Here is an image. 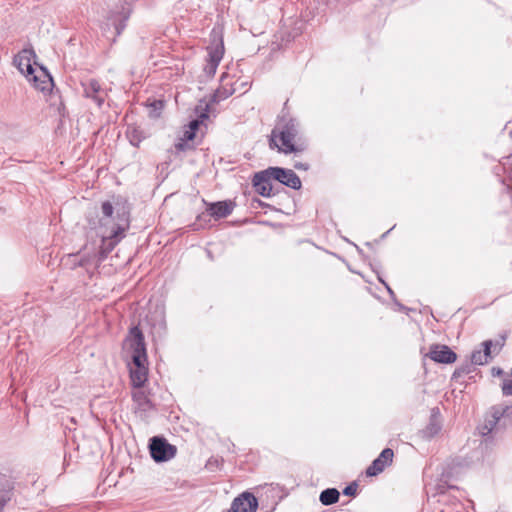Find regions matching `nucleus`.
Returning <instances> with one entry per match:
<instances>
[{"label":"nucleus","instance_id":"nucleus-26","mask_svg":"<svg viewBox=\"0 0 512 512\" xmlns=\"http://www.w3.org/2000/svg\"><path fill=\"white\" fill-rule=\"evenodd\" d=\"M357 487V484L353 482L344 488L343 494L346 496H355L357 492Z\"/></svg>","mask_w":512,"mask_h":512},{"label":"nucleus","instance_id":"nucleus-9","mask_svg":"<svg viewBox=\"0 0 512 512\" xmlns=\"http://www.w3.org/2000/svg\"><path fill=\"white\" fill-rule=\"evenodd\" d=\"M224 54L223 41L220 40L215 46L208 48V59L204 66V73L207 77H213Z\"/></svg>","mask_w":512,"mask_h":512},{"label":"nucleus","instance_id":"nucleus-16","mask_svg":"<svg viewBox=\"0 0 512 512\" xmlns=\"http://www.w3.org/2000/svg\"><path fill=\"white\" fill-rule=\"evenodd\" d=\"M194 112L197 118L189 122L188 130L196 134L200 124L203 123V121L208 119L209 117V103H207V101H205L204 99L200 100L199 103L196 105Z\"/></svg>","mask_w":512,"mask_h":512},{"label":"nucleus","instance_id":"nucleus-33","mask_svg":"<svg viewBox=\"0 0 512 512\" xmlns=\"http://www.w3.org/2000/svg\"><path fill=\"white\" fill-rule=\"evenodd\" d=\"M151 106L153 107L154 111L157 112L163 108V102L161 100H155Z\"/></svg>","mask_w":512,"mask_h":512},{"label":"nucleus","instance_id":"nucleus-4","mask_svg":"<svg viewBox=\"0 0 512 512\" xmlns=\"http://www.w3.org/2000/svg\"><path fill=\"white\" fill-rule=\"evenodd\" d=\"M123 237L124 233L111 238H100L101 244L98 251L93 254H84L77 265L80 267H86L88 265L99 266Z\"/></svg>","mask_w":512,"mask_h":512},{"label":"nucleus","instance_id":"nucleus-17","mask_svg":"<svg viewBox=\"0 0 512 512\" xmlns=\"http://www.w3.org/2000/svg\"><path fill=\"white\" fill-rule=\"evenodd\" d=\"M483 349L474 350L471 354V363L474 365H484L488 363L491 356L492 340L482 342Z\"/></svg>","mask_w":512,"mask_h":512},{"label":"nucleus","instance_id":"nucleus-8","mask_svg":"<svg viewBox=\"0 0 512 512\" xmlns=\"http://www.w3.org/2000/svg\"><path fill=\"white\" fill-rule=\"evenodd\" d=\"M394 452L390 448H385L378 455L376 459L372 461L370 466L366 469V475L373 477L382 473L386 467L392 464Z\"/></svg>","mask_w":512,"mask_h":512},{"label":"nucleus","instance_id":"nucleus-36","mask_svg":"<svg viewBox=\"0 0 512 512\" xmlns=\"http://www.w3.org/2000/svg\"><path fill=\"white\" fill-rule=\"evenodd\" d=\"M394 228H395V225H394L391 229H389L387 232H385V233L382 235V238H385V237L390 233V231H391V230H393Z\"/></svg>","mask_w":512,"mask_h":512},{"label":"nucleus","instance_id":"nucleus-38","mask_svg":"<svg viewBox=\"0 0 512 512\" xmlns=\"http://www.w3.org/2000/svg\"><path fill=\"white\" fill-rule=\"evenodd\" d=\"M204 217H205V214L203 213V214L199 215L197 219H198V220H201V219H202V218H204Z\"/></svg>","mask_w":512,"mask_h":512},{"label":"nucleus","instance_id":"nucleus-10","mask_svg":"<svg viewBox=\"0 0 512 512\" xmlns=\"http://www.w3.org/2000/svg\"><path fill=\"white\" fill-rule=\"evenodd\" d=\"M82 87L86 98L92 99L98 107L103 105L107 97V93L102 89L100 83L96 79H89L82 82Z\"/></svg>","mask_w":512,"mask_h":512},{"label":"nucleus","instance_id":"nucleus-34","mask_svg":"<svg viewBox=\"0 0 512 512\" xmlns=\"http://www.w3.org/2000/svg\"><path fill=\"white\" fill-rule=\"evenodd\" d=\"M393 301H394L395 305L398 307V309H399V310H401V311L408 310V309H407V307H405L404 305H402L401 303H399V302L397 301V299H395V300H393Z\"/></svg>","mask_w":512,"mask_h":512},{"label":"nucleus","instance_id":"nucleus-19","mask_svg":"<svg viewBox=\"0 0 512 512\" xmlns=\"http://www.w3.org/2000/svg\"><path fill=\"white\" fill-rule=\"evenodd\" d=\"M129 18V12L112 13L107 20L106 26L112 25L116 31L115 36H119L126 27V21Z\"/></svg>","mask_w":512,"mask_h":512},{"label":"nucleus","instance_id":"nucleus-13","mask_svg":"<svg viewBox=\"0 0 512 512\" xmlns=\"http://www.w3.org/2000/svg\"><path fill=\"white\" fill-rule=\"evenodd\" d=\"M203 202L207 206L206 210L208 216H211L216 220L228 217L233 212L235 206L232 201H217L207 203L205 200H203Z\"/></svg>","mask_w":512,"mask_h":512},{"label":"nucleus","instance_id":"nucleus-14","mask_svg":"<svg viewBox=\"0 0 512 512\" xmlns=\"http://www.w3.org/2000/svg\"><path fill=\"white\" fill-rule=\"evenodd\" d=\"M271 181L270 174H266L265 170L255 173L252 178V184L256 192L263 197H271L273 195Z\"/></svg>","mask_w":512,"mask_h":512},{"label":"nucleus","instance_id":"nucleus-31","mask_svg":"<svg viewBox=\"0 0 512 512\" xmlns=\"http://www.w3.org/2000/svg\"><path fill=\"white\" fill-rule=\"evenodd\" d=\"M378 280L386 287L389 295L391 296L392 300H395L396 297H395V293L394 291L390 288V286L380 277L378 276Z\"/></svg>","mask_w":512,"mask_h":512},{"label":"nucleus","instance_id":"nucleus-11","mask_svg":"<svg viewBox=\"0 0 512 512\" xmlns=\"http://www.w3.org/2000/svg\"><path fill=\"white\" fill-rule=\"evenodd\" d=\"M36 55L32 49H23L17 55L14 56L13 64L17 67V69L25 74L26 77H30L34 73V68L32 66V59L35 58Z\"/></svg>","mask_w":512,"mask_h":512},{"label":"nucleus","instance_id":"nucleus-27","mask_svg":"<svg viewBox=\"0 0 512 512\" xmlns=\"http://www.w3.org/2000/svg\"><path fill=\"white\" fill-rule=\"evenodd\" d=\"M502 392L505 396H512V379L503 382Z\"/></svg>","mask_w":512,"mask_h":512},{"label":"nucleus","instance_id":"nucleus-21","mask_svg":"<svg viewBox=\"0 0 512 512\" xmlns=\"http://www.w3.org/2000/svg\"><path fill=\"white\" fill-rule=\"evenodd\" d=\"M340 493L336 488H327L320 493L319 500L324 506L338 502Z\"/></svg>","mask_w":512,"mask_h":512},{"label":"nucleus","instance_id":"nucleus-7","mask_svg":"<svg viewBox=\"0 0 512 512\" xmlns=\"http://www.w3.org/2000/svg\"><path fill=\"white\" fill-rule=\"evenodd\" d=\"M259 507L258 499L249 491L235 497L228 512H256Z\"/></svg>","mask_w":512,"mask_h":512},{"label":"nucleus","instance_id":"nucleus-1","mask_svg":"<svg viewBox=\"0 0 512 512\" xmlns=\"http://www.w3.org/2000/svg\"><path fill=\"white\" fill-rule=\"evenodd\" d=\"M270 147L283 154H298L306 149L301 137L300 123L296 118L283 115L271 132Z\"/></svg>","mask_w":512,"mask_h":512},{"label":"nucleus","instance_id":"nucleus-20","mask_svg":"<svg viewBox=\"0 0 512 512\" xmlns=\"http://www.w3.org/2000/svg\"><path fill=\"white\" fill-rule=\"evenodd\" d=\"M441 427L442 426H441V421L439 418V409L435 408L432 410L429 424L426 426L423 433H424L425 437L432 438L441 431Z\"/></svg>","mask_w":512,"mask_h":512},{"label":"nucleus","instance_id":"nucleus-23","mask_svg":"<svg viewBox=\"0 0 512 512\" xmlns=\"http://www.w3.org/2000/svg\"><path fill=\"white\" fill-rule=\"evenodd\" d=\"M11 498V486L4 476H0V511Z\"/></svg>","mask_w":512,"mask_h":512},{"label":"nucleus","instance_id":"nucleus-12","mask_svg":"<svg viewBox=\"0 0 512 512\" xmlns=\"http://www.w3.org/2000/svg\"><path fill=\"white\" fill-rule=\"evenodd\" d=\"M428 356L437 363L451 364L456 361L457 355L446 345L434 344L430 347Z\"/></svg>","mask_w":512,"mask_h":512},{"label":"nucleus","instance_id":"nucleus-15","mask_svg":"<svg viewBox=\"0 0 512 512\" xmlns=\"http://www.w3.org/2000/svg\"><path fill=\"white\" fill-rule=\"evenodd\" d=\"M134 409L141 418L147 417L148 413L154 410V405L148 396L141 390L133 393Z\"/></svg>","mask_w":512,"mask_h":512},{"label":"nucleus","instance_id":"nucleus-25","mask_svg":"<svg viewBox=\"0 0 512 512\" xmlns=\"http://www.w3.org/2000/svg\"><path fill=\"white\" fill-rule=\"evenodd\" d=\"M499 428H501V423L499 422V420L495 419V415L492 412L491 417L487 419L484 425L479 428V432L482 436H487L491 432H493L494 430H498Z\"/></svg>","mask_w":512,"mask_h":512},{"label":"nucleus","instance_id":"nucleus-5","mask_svg":"<svg viewBox=\"0 0 512 512\" xmlns=\"http://www.w3.org/2000/svg\"><path fill=\"white\" fill-rule=\"evenodd\" d=\"M149 452L155 462L161 463L172 459L176 455L177 448L164 437L154 436L149 441Z\"/></svg>","mask_w":512,"mask_h":512},{"label":"nucleus","instance_id":"nucleus-32","mask_svg":"<svg viewBox=\"0 0 512 512\" xmlns=\"http://www.w3.org/2000/svg\"><path fill=\"white\" fill-rule=\"evenodd\" d=\"M469 372V369L467 367L458 368L455 370L453 376L454 377H460L463 374H466Z\"/></svg>","mask_w":512,"mask_h":512},{"label":"nucleus","instance_id":"nucleus-6","mask_svg":"<svg viewBox=\"0 0 512 512\" xmlns=\"http://www.w3.org/2000/svg\"><path fill=\"white\" fill-rule=\"evenodd\" d=\"M265 173L270 174L272 180H275L291 189L299 190L302 187L299 176L291 169L275 166L265 169Z\"/></svg>","mask_w":512,"mask_h":512},{"label":"nucleus","instance_id":"nucleus-18","mask_svg":"<svg viewBox=\"0 0 512 512\" xmlns=\"http://www.w3.org/2000/svg\"><path fill=\"white\" fill-rule=\"evenodd\" d=\"M492 411L495 415V419L501 423V428H506L512 425V405L509 406H494Z\"/></svg>","mask_w":512,"mask_h":512},{"label":"nucleus","instance_id":"nucleus-2","mask_svg":"<svg viewBox=\"0 0 512 512\" xmlns=\"http://www.w3.org/2000/svg\"><path fill=\"white\" fill-rule=\"evenodd\" d=\"M128 343L131 350L129 366L131 383L134 388H142L148 379V368L144 335L138 327L130 329Z\"/></svg>","mask_w":512,"mask_h":512},{"label":"nucleus","instance_id":"nucleus-3","mask_svg":"<svg viewBox=\"0 0 512 512\" xmlns=\"http://www.w3.org/2000/svg\"><path fill=\"white\" fill-rule=\"evenodd\" d=\"M101 211V218H88V237H91L90 233L94 231L96 236L99 238H111L119 236L128 228L129 225L127 217L120 218L118 216L119 221H115L113 216L114 207L109 201L102 203Z\"/></svg>","mask_w":512,"mask_h":512},{"label":"nucleus","instance_id":"nucleus-30","mask_svg":"<svg viewBox=\"0 0 512 512\" xmlns=\"http://www.w3.org/2000/svg\"><path fill=\"white\" fill-rule=\"evenodd\" d=\"M187 147H188V142L183 140L182 138L178 143L175 144V148L178 151H184Z\"/></svg>","mask_w":512,"mask_h":512},{"label":"nucleus","instance_id":"nucleus-28","mask_svg":"<svg viewBox=\"0 0 512 512\" xmlns=\"http://www.w3.org/2000/svg\"><path fill=\"white\" fill-rule=\"evenodd\" d=\"M294 168L297 169V170L307 171V170H309L310 165L308 163L295 162L294 163Z\"/></svg>","mask_w":512,"mask_h":512},{"label":"nucleus","instance_id":"nucleus-37","mask_svg":"<svg viewBox=\"0 0 512 512\" xmlns=\"http://www.w3.org/2000/svg\"><path fill=\"white\" fill-rule=\"evenodd\" d=\"M226 77H227V76H226L225 74H223V75L221 76V82H222V83L224 82V80L226 79Z\"/></svg>","mask_w":512,"mask_h":512},{"label":"nucleus","instance_id":"nucleus-22","mask_svg":"<svg viewBox=\"0 0 512 512\" xmlns=\"http://www.w3.org/2000/svg\"><path fill=\"white\" fill-rule=\"evenodd\" d=\"M235 90L233 88H227L225 85H222L220 88L216 89L214 93L210 96L209 106L211 104H217L228 97H230Z\"/></svg>","mask_w":512,"mask_h":512},{"label":"nucleus","instance_id":"nucleus-24","mask_svg":"<svg viewBox=\"0 0 512 512\" xmlns=\"http://www.w3.org/2000/svg\"><path fill=\"white\" fill-rule=\"evenodd\" d=\"M28 79L29 81H33L35 87L42 92H47L52 89L53 80L49 74H45L44 80H39L38 77L34 74L30 76Z\"/></svg>","mask_w":512,"mask_h":512},{"label":"nucleus","instance_id":"nucleus-39","mask_svg":"<svg viewBox=\"0 0 512 512\" xmlns=\"http://www.w3.org/2000/svg\"><path fill=\"white\" fill-rule=\"evenodd\" d=\"M260 510L264 511V506L263 505H261Z\"/></svg>","mask_w":512,"mask_h":512},{"label":"nucleus","instance_id":"nucleus-29","mask_svg":"<svg viewBox=\"0 0 512 512\" xmlns=\"http://www.w3.org/2000/svg\"><path fill=\"white\" fill-rule=\"evenodd\" d=\"M196 134L190 130H186L183 134L182 139L189 142L192 141L195 138Z\"/></svg>","mask_w":512,"mask_h":512},{"label":"nucleus","instance_id":"nucleus-35","mask_svg":"<svg viewBox=\"0 0 512 512\" xmlns=\"http://www.w3.org/2000/svg\"><path fill=\"white\" fill-rule=\"evenodd\" d=\"M130 142H131V144L136 146V145H138V142H140V139H137V141H136L134 138H131Z\"/></svg>","mask_w":512,"mask_h":512}]
</instances>
